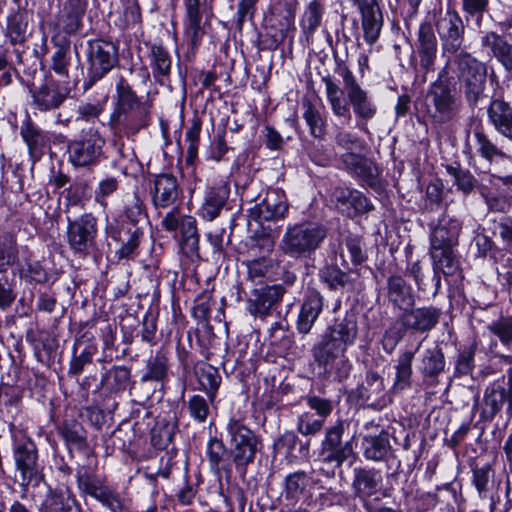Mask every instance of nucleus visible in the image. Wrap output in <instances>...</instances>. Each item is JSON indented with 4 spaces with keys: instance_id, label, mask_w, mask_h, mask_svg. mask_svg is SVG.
Wrapping results in <instances>:
<instances>
[{
    "instance_id": "nucleus-52",
    "label": "nucleus",
    "mask_w": 512,
    "mask_h": 512,
    "mask_svg": "<svg viewBox=\"0 0 512 512\" xmlns=\"http://www.w3.org/2000/svg\"><path fill=\"white\" fill-rule=\"evenodd\" d=\"M198 380L202 388L207 392L210 401H213L221 383V376L218 370L207 365L198 372Z\"/></svg>"
},
{
    "instance_id": "nucleus-59",
    "label": "nucleus",
    "mask_w": 512,
    "mask_h": 512,
    "mask_svg": "<svg viewBox=\"0 0 512 512\" xmlns=\"http://www.w3.org/2000/svg\"><path fill=\"white\" fill-rule=\"evenodd\" d=\"M131 373L125 366L113 367L107 373V379L111 380L110 387L113 391H123L130 384Z\"/></svg>"
},
{
    "instance_id": "nucleus-15",
    "label": "nucleus",
    "mask_w": 512,
    "mask_h": 512,
    "mask_svg": "<svg viewBox=\"0 0 512 512\" xmlns=\"http://www.w3.org/2000/svg\"><path fill=\"white\" fill-rule=\"evenodd\" d=\"M444 53L456 54L464 42L465 27L456 12L447 11L436 23Z\"/></svg>"
},
{
    "instance_id": "nucleus-23",
    "label": "nucleus",
    "mask_w": 512,
    "mask_h": 512,
    "mask_svg": "<svg viewBox=\"0 0 512 512\" xmlns=\"http://www.w3.org/2000/svg\"><path fill=\"white\" fill-rule=\"evenodd\" d=\"M67 95V89L61 88L59 84L51 78H47L42 86L32 91L34 106L43 112L57 109L64 102Z\"/></svg>"
},
{
    "instance_id": "nucleus-31",
    "label": "nucleus",
    "mask_w": 512,
    "mask_h": 512,
    "mask_svg": "<svg viewBox=\"0 0 512 512\" xmlns=\"http://www.w3.org/2000/svg\"><path fill=\"white\" fill-rule=\"evenodd\" d=\"M326 333L348 347L353 345L358 335L356 314L353 311H347L342 317H337Z\"/></svg>"
},
{
    "instance_id": "nucleus-4",
    "label": "nucleus",
    "mask_w": 512,
    "mask_h": 512,
    "mask_svg": "<svg viewBox=\"0 0 512 512\" xmlns=\"http://www.w3.org/2000/svg\"><path fill=\"white\" fill-rule=\"evenodd\" d=\"M450 65L464 89L467 100L475 104L485 88V64L467 52H460L451 60Z\"/></svg>"
},
{
    "instance_id": "nucleus-18",
    "label": "nucleus",
    "mask_w": 512,
    "mask_h": 512,
    "mask_svg": "<svg viewBox=\"0 0 512 512\" xmlns=\"http://www.w3.org/2000/svg\"><path fill=\"white\" fill-rule=\"evenodd\" d=\"M14 459L17 469L21 473L22 485H29L40 475L38 452L34 442L26 440L17 444L14 450Z\"/></svg>"
},
{
    "instance_id": "nucleus-56",
    "label": "nucleus",
    "mask_w": 512,
    "mask_h": 512,
    "mask_svg": "<svg viewBox=\"0 0 512 512\" xmlns=\"http://www.w3.org/2000/svg\"><path fill=\"white\" fill-rule=\"evenodd\" d=\"M325 420L311 412L302 413L297 419V431L303 436L319 434L324 427Z\"/></svg>"
},
{
    "instance_id": "nucleus-62",
    "label": "nucleus",
    "mask_w": 512,
    "mask_h": 512,
    "mask_svg": "<svg viewBox=\"0 0 512 512\" xmlns=\"http://www.w3.org/2000/svg\"><path fill=\"white\" fill-rule=\"evenodd\" d=\"M47 504L55 512H82L75 499L65 497L64 495H51L47 499Z\"/></svg>"
},
{
    "instance_id": "nucleus-63",
    "label": "nucleus",
    "mask_w": 512,
    "mask_h": 512,
    "mask_svg": "<svg viewBox=\"0 0 512 512\" xmlns=\"http://www.w3.org/2000/svg\"><path fill=\"white\" fill-rule=\"evenodd\" d=\"M489 0H462V8L467 20H474L480 25L483 14L487 11Z\"/></svg>"
},
{
    "instance_id": "nucleus-34",
    "label": "nucleus",
    "mask_w": 512,
    "mask_h": 512,
    "mask_svg": "<svg viewBox=\"0 0 512 512\" xmlns=\"http://www.w3.org/2000/svg\"><path fill=\"white\" fill-rule=\"evenodd\" d=\"M387 296L389 301L400 309L414 304L411 286L399 275H392L388 278Z\"/></svg>"
},
{
    "instance_id": "nucleus-19",
    "label": "nucleus",
    "mask_w": 512,
    "mask_h": 512,
    "mask_svg": "<svg viewBox=\"0 0 512 512\" xmlns=\"http://www.w3.org/2000/svg\"><path fill=\"white\" fill-rule=\"evenodd\" d=\"M152 203L156 209L173 207L180 199L181 189L177 178L172 174H160L154 179Z\"/></svg>"
},
{
    "instance_id": "nucleus-2",
    "label": "nucleus",
    "mask_w": 512,
    "mask_h": 512,
    "mask_svg": "<svg viewBox=\"0 0 512 512\" xmlns=\"http://www.w3.org/2000/svg\"><path fill=\"white\" fill-rule=\"evenodd\" d=\"M326 238V229L317 223L289 225L279 243L281 252L293 259L309 258Z\"/></svg>"
},
{
    "instance_id": "nucleus-58",
    "label": "nucleus",
    "mask_w": 512,
    "mask_h": 512,
    "mask_svg": "<svg viewBox=\"0 0 512 512\" xmlns=\"http://www.w3.org/2000/svg\"><path fill=\"white\" fill-rule=\"evenodd\" d=\"M320 276L331 290L345 288L350 283L349 276L336 266L325 267Z\"/></svg>"
},
{
    "instance_id": "nucleus-30",
    "label": "nucleus",
    "mask_w": 512,
    "mask_h": 512,
    "mask_svg": "<svg viewBox=\"0 0 512 512\" xmlns=\"http://www.w3.org/2000/svg\"><path fill=\"white\" fill-rule=\"evenodd\" d=\"M429 254L433 263V280L435 282V293H437L441 286L440 274L453 275L458 265L453 248L429 249Z\"/></svg>"
},
{
    "instance_id": "nucleus-17",
    "label": "nucleus",
    "mask_w": 512,
    "mask_h": 512,
    "mask_svg": "<svg viewBox=\"0 0 512 512\" xmlns=\"http://www.w3.org/2000/svg\"><path fill=\"white\" fill-rule=\"evenodd\" d=\"M382 484V476L379 471L372 468L356 467L353 469L352 491L356 498L368 508V500L375 495Z\"/></svg>"
},
{
    "instance_id": "nucleus-47",
    "label": "nucleus",
    "mask_w": 512,
    "mask_h": 512,
    "mask_svg": "<svg viewBox=\"0 0 512 512\" xmlns=\"http://www.w3.org/2000/svg\"><path fill=\"white\" fill-rule=\"evenodd\" d=\"M78 488L93 498L104 488L103 481L88 467H80L76 473Z\"/></svg>"
},
{
    "instance_id": "nucleus-16",
    "label": "nucleus",
    "mask_w": 512,
    "mask_h": 512,
    "mask_svg": "<svg viewBox=\"0 0 512 512\" xmlns=\"http://www.w3.org/2000/svg\"><path fill=\"white\" fill-rule=\"evenodd\" d=\"M441 314V310L437 307L423 306L405 310L400 321L406 330L425 333L436 327Z\"/></svg>"
},
{
    "instance_id": "nucleus-29",
    "label": "nucleus",
    "mask_w": 512,
    "mask_h": 512,
    "mask_svg": "<svg viewBox=\"0 0 512 512\" xmlns=\"http://www.w3.org/2000/svg\"><path fill=\"white\" fill-rule=\"evenodd\" d=\"M420 65L426 71L432 69L437 56V39L430 23L424 22L418 30Z\"/></svg>"
},
{
    "instance_id": "nucleus-50",
    "label": "nucleus",
    "mask_w": 512,
    "mask_h": 512,
    "mask_svg": "<svg viewBox=\"0 0 512 512\" xmlns=\"http://www.w3.org/2000/svg\"><path fill=\"white\" fill-rule=\"evenodd\" d=\"M207 454L210 466L216 472L229 468L228 452L221 440L211 439L208 443Z\"/></svg>"
},
{
    "instance_id": "nucleus-12",
    "label": "nucleus",
    "mask_w": 512,
    "mask_h": 512,
    "mask_svg": "<svg viewBox=\"0 0 512 512\" xmlns=\"http://www.w3.org/2000/svg\"><path fill=\"white\" fill-rule=\"evenodd\" d=\"M88 84L101 80L118 62L117 47L109 41L93 40L88 50Z\"/></svg>"
},
{
    "instance_id": "nucleus-25",
    "label": "nucleus",
    "mask_w": 512,
    "mask_h": 512,
    "mask_svg": "<svg viewBox=\"0 0 512 512\" xmlns=\"http://www.w3.org/2000/svg\"><path fill=\"white\" fill-rule=\"evenodd\" d=\"M472 478L471 482L480 499H490L492 507H494V493L497 490L499 483L496 482V475L493 466L489 463L481 466L474 465L471 468Z\"/></svg>"
},
{
    "instance_id": "nucleus-1",
    "label": "nucleus",
    "mask_w": 512,
    "mask_h": 512,
    "mask_svg": "<svg viewBox=\"0 0 512 512\" xmlns=\"http://www.w3.org/2000/svg\"><path fill=\"white\" fill-rule=\"evenodd\" d=\"M124 215L129 223L114 220L108 222L105 228L108 237L122 244L117 251L121 259L129 258L134 254L144 234L140 224L146 222L147 215L143 201L137 195L127 200Z\"/></svg>"
},
{
    "instance_id": "nucleus-57",
    "label": "nucleus",
    "mask_w": 512,
    "mask_h": 512,
    "mask_svg": "<svg viewBox=\"0 0 512 512\" xmlns=\"http://www.w3.org/2000/svg\"><path fill=\"white\" fill-rule=\"evenodd\" d=\"M303 106V118L310 128L311 134L316 138H321L324 135L325 122L319 110L310 101L304 102Z\"/></svg>"
},
{
    "instance_id": "nucleus-3",
    "label": "nucleus",
    "mask_w": 512,
    "mask_h": 512,
    "mask_svg": "<svg viewBox=\"0 0 512 512\" xmlns=\"http://www.w3.org/2000/svg\"><path fill=\"white\" fill-rule=\"evenodd\" d=\"M105 138L95 127L83 130L80 137L67 143L69 163L75 168L91 170L105 159Z\"/></svg>"
},
{
    "instance_id": "nucleus-37",
    "label": "nucleus",
    "mask_w": 512,
    "mask_h": 512,
    "mask_svg": "<svg viewBox=\"0 0 512 512\" xmlns=\"http://www.w3.org/2000/svg\"><path fill=\"white\" fill-rule=\"evenodd\" d=\"M384 395L385 385L383 378L374 371H368L364 382L357 388L358 398L374 404L380 402Z\"/></svg>"
},
{
    "instance_id": "nucleus-26",
    "label": "nucleus",
    "mask_w": 512,
    "mask_h": 512,
    "mask_svg": "<svg viewBox=\"0 0 512 512\" xmlns=\"http://www.w3.org/2000/svg\"><path fill=\"white\" fill-rule=\"evenodd\" d=\"M362 15L364 38L368 44L376 42L382 28V14L376 0H357Z\"/></svg>"
},
{
    "instance_id": "nucleus-32",
    "label": "nucleus",
    "mask_w": 512,
    "mask_h": 512,
    "mask_svg": "<svg viewBox=\"0 0 512 512\" xmlns=\"http://www.w3.org/2000/svg\"><path fill=\"white\" fill-rule=\"evenodd\" d=\"M488 118L495 130L512 140V107L503 100H493L488 107Z\"/></svg>"
},
{
    "instance_id": "nucleus-53",
    "label": "nucleus",
    "mask_w": 512,
    "mask_h": 512,
    "mask_svg": "<svg viewBox=\"0 0 512 512\" xmlns=\"http://www.w3.org/2000/svg\"><path fill=\"white\" fill-rule=\"evenodd\" d=\"M18 256L16 240L11 235L0 236V273L12 266Z\"/></svg>"
},
{
    "instance_id": "nucleus-33",
    "label": "nucleus",
    "mask_w": 512,
    "mask_h": 512,
    "mask_svg": "<svg viewBox=\"0 0 512 512\" xmlns=\"http://www.w3.org/2000/svg\"><path fill=\"white\" fill-rule=\"evenodd\" d=\"M363 456L367 460L382 461L391 451L388 432L381 430L378 435H367L362 439Z\"/></svg>"
},
{
    "instance_id": "nucleus-40",
    "label": "nucleus",
    "mask_w": 512,
    "mask_h": 512,
    "mask_svg": "<svg viewBox=\"0 0 512 512\" xmlns=\"http://www.w3.org/2000/svg\"><path fill=\"white\" fill-rule=\"evenodd\" d=\"M324 11V5L320 0H313L306 7L300 21V26L308 42L312 39L315 31L321 25Z\"/></svg>"
},
{
    "instance_id": "nucleus-43",
    "label": "nucleus",
    "mask_w": 512,
    "mask_h": 512,
    "mask_svg": "<svg viewBox=\"0 0 512 512\" xmlns=\"http://www.w3.org/2000/svg\"><path fill=\"white\" fill-rule=\"evenodd\" d=\"M28 26V14L24 10L17 9L7 19L6 36L12 44H20L26 40Z\"/></svg>"
},
{
    "instance_id": "nucleus-5",
    "label": "nucleus",
    "mask_w": 512,
    "mask_h": 512,
    "mask_svg": "<svg viewBox=\"0 0 512 512\" xmlns=\"http://www.w3.org/2000/svg\"><path fill=\"white\" fill-rule=\"evenodd\" d=\"M348 346L325 332L320 342L313 347L316 363L328 374H334L337 381L348 378L351 364L346 356Z\"/></svg>"
},
{
    "instance_id": "nucleus-24",
    "label": "nucleus",
    "mask_w": 512,
    "mask_h": 512,
    "mask_svg": "<svg viewBox=\"0 0 512 512\" xmlns=\"http://www.w3.org/2000/svg\"><path fill=\"white\" fill-rule=\"evenodd\" d=\"M284 288L281 285L265 286L253 291L249 300V312L255 317L267 316L271 308L281 300Z\"/></svg>"
},
{
    "instance_id": "nucleus-14",
    "label": "nucleus",
    "mask_w": 512,
    "mask_h": 512,
    "mask_svg": "<svg viewBox=\"0 0 512 512\" xmlns=\"http://www.w3.org/2000/svg\"><path fill=\"white\" fill-rule=\"evenodd\" d=\"M288 213L286 195L281 189H268L260 202L250 209V217L263 224L285 218Z\"/></svg>"
},
{
    "instance_id": "nucleus-42",
    "label": "nucleus",
    "mask_w": 512,
    "mask_h": 512,
    "mask_svg": "<svg viewBox=\"0 0 512 512\" xmlns=\"http://www.w3.org/2000/svg\"><path fill=\"white\" fill-rule=\"evenodd\" d=\"M445 357L438 346L425 350L422 359L420 371L428 378H436L445 370Z\"/></svg>"
},
{
    "instance_id": "nucleus-55",
    "label": "nucleus",
    "mask_w": 512,
    "mask_h": 512,
    "mask_svg": "<svg viewBox=\"0 0 512 512\" xmlns=\"http://www.w3.org/2000/svg\"><path fill=\"white\" fill-rule=\"evenodd\" d=\"M204 1L205 0H185L186 15L189 28L192 31L191 39L193 43L198 41L201 34L202 13L200 6Z\"/></svg>"
},
{
    "instance_id": "nucleus-27",
    "label": "nucleus",
    "mask_w": 512,
    "mask_h": 512,
    "mask_svg": "<svg viewBox=\"0 0 512 512\" xmlns=\"http://www.w3.org/2000/svg\"><path fill=\"white\" fill-rule=\"evenodd\" d=\"M343 167L350 173L356 175L361 180L372 185L378 175L377 167L371 160L360 153L353 151L345 152L340 157Z\"/></svg>"
},
{
    "instance_id": "nucleus-38",
    "label": "nucleus",
    "mask_w": 512,
    "mask_h": 512,
    "mask_svg": "<svg viewBox=\"0 0 512 512\" xmlns=\"http://www.w3.org/2000/svg\"><path fill=\"white\" fill-rule=\"evenodd\" d=\"M507 402L506 389L500 385H491L486 388L483 398L482 418L492 420Z\"/></svg>"
},
{
    "instance_id": "nucleus-8",
    "label": "nucleus",
    "mask_w": 512,
    "mask_h": 512,
    "mask_svg": "<svg viewBox=\"0 0 512 512\" xmlns=\"http://www.w3.org/2000/svg\"><path fill=\"white\" fill-rule=\"evenodd\" d=\"M88 6L87 0H64L54 20L48 23L52 30V42L59 37L75 35L83 28V18Z\"/></svg>"
},
{
    "instance_id": "nucleus-6",
    "label": "nucleus",
    "mask_w": 512,
    "mask_h": 512,
    "mask_svg": "<svg viewBox=\"0 0 512 512\" xmlns=\"http://www.w3.org/2000/svg\"><path fill=\"white\" fill-rule=\"evenodd\" d=\"M428 115L434 123L444 124L456 118L460 109V101L450 84L442 79L435 81L428 92Z\"/></svg>"
},
{
    "instance_id": "nucleus-11",
    "label": "nucleus",
    "mask_w": 512,
    "mask_h": 512,
    "mask_svg": "<svg viewBox=\"0 0 512 512\" xmlns=\"http://www.w3.org/2000/svg\"><path fill=\"white\" fill-rule=\"evenodd\" d=\"M67 242L74 253L86 255L95 246L97 219L84 213L76 219L67 217Z\"/></svg>"
},
{
    "instance_id": "nucleus-20",
    "label": "nucleus",
    "mask_w": 512,
    "mask_h": 512,
    "mask_svg": "<svg viewBox=\"0 0 512 512\" xmlns=\"http://www.w3.org/2000/svg\"><path fill=\"white\" fill-rule=\"evenodd\" d=\"M338 210L349 217L372 210L370 201L359 191L346 187H337L331 195Z\"/></svg>"
},
{
    "instance_id": "nucleus-21",
    "label": "nucleus",
    "mask_w": 512,
    "mask_h": 512,
    "mask_svg": "<svg viewBox=\"0 0 512 512\" xmlns=\"http://www.w3.org/2000/svg\"><path fill=\"white\" fill-rule=\"evenodd\" d=\"M323 296L314 288H308L300 306L296 328L301 334H308L323 310Z\"/></svg>"
},
{
    "instance_id": "nucleus-10",
    "label": "nucleus",
    "mask_w": 512,
    "mask_h": 512,
    "mask_svg": "<svg viewBox=\"0 0 512 512\" xmlns=\"http://www.w3.org/2000/svg\"><path fill=\"white\" fill-rule=\"evenodd\" d=\"M233 461L238 467H246L254 461L258 441L255 434L241 421L231 419L227 424Z\"/></svg>"
},
{
    "instance_id": "nucleus-51",
    "label": "nucleus",
    "mask_w": 512,
    "mask_h": 512,
    "mask_svg": "<svg viewBox=\"0 0 512 512\" xmlns=\"http://www.w3.org/2000/svg\"><path fill=\"white\" fill-rule=\"evenodd\" d=\"M53 43L57 49L52 55L51 69L57 75L68 78L70 66V45L67 41L65 43H59L58 39Z\"/></svg>"
},
{
    "instance_id": "nucleus-48",
    "label": "nucleus",
    "mask_w": 512,
    "mask_h": 512,
    "mask_svg": "<svg viewBox=\"0 0 512 512\" xmlns=\"http://www.w3.org/2000/svg\"><path fill=\"white\" fill-rule=\"evenodd\" d=\"M474 136L476 139L477 151L489 162H492L496 158H510V155L502 146L499 147L493 143L482 131H475Z\"/></svg>"
},
{
    "instance_id": "nucleus-45",
    "label": "nucleus",
    "mask_w": 512,
    "mask_h": 512,
    "mask_svg": "<svg viewBox=\"0 0 512 512\" xmlns=\"http://www.w3.org/2000/svg\"><path fill=\"white\" fill-rule=\"evenodd\" d=\"M59 433L70 449L83 451L87 448L86 431L80 423L65 421Z\"/></svg>"
},
{
    "instance_id": "nucleus-39",
    "label": "nucleus",
    "mask_w": 512,
    "mask_h": 512,
    "mask_svg": "<svg viewBox=\"0 0 512 512\" xmlns=\"http://www.w3.org/2000/svg\"><path fill=\"white\" fill-rule=\"evenodd\" d=\"M311 482V477L304 471H296L285 477L283 495L291 503L298 502Z\"/></svg>"
},
{
    "instance_id": "nucleus-28",
    "label": "nucleus",
    "mask_w": 512,
    "mask_h": 512,
    "mask_svg": "<svg viewBox=\"0 0 512 512\" xmlns=\"http://www.w3.org/2000/svg\"><path fill=\"white\" fill-rule=\"evenodd\" d=\"M230 194L228 185L221 184L209 188L199 209V216L206 221L217 218L225 206Z\"/></svg>"
},
{
    "instance_id": "nucleus-60",
    "label": "nucleus",
    "mask_w": 512,
    "mask_h": 512,
    "mask_svg": "<svg viewBox=\"0 0 512 512\" xmlns=\"http://www.w3.org/2000/svg\"><path fill=\"white\" fill-rule=\"evenodd\" d=\"M488 330L497 336L501 343L510 346L512 343V318H501L488 325Z\"/></svg>"
},
{
    "instance_id": "nucleus-64",
    "label": "nucleus",
    "mask_w": 512,
    "mask_h": 512,
    "mask_svg": "<svg viewBox=\"0 0 512 512\" xmlns=\"http://www.w3.org/2000/svg\"><path fill=\"white\" fill-rule=\"evenodd\" d=\"M272 269V261L265 257L251 260L247 263L248 276L252 281L265 278Z\"/></svg>"
},
{
    "instance_id": "nucleus-54",
    "label": "nucleus",
    "mask_w": 512,
    "mask_h": 512,
    "mask_svg": "<svg viewBox=\"0 0 512 512\" xmlns=\"http://www.w3.org/2000/svg\"><path fill=\"white\" fill-rule=\"evenodd\" d=\"M446 171L454 178L455 185L463 194L468 195L474 190L477 180L469 170L463 169L459 165H449L446 167Z\"/></svg>"
},
{
    "instance_id": "nucleus-22",
    "label": "nucleus",
    "mask_w": 512,
    "mask_h": 512,
    "mask_svg": "<svg viewBox=\"0 0 512 512\" xmlns=\"http://www.w3.org/2000/svg\"><path fill=\"white\" fill-rule=\"evenodd\" d=\"M462 230V222L455 217L443 216L430 234V249L454 248Z\"/></svg>"
},
{
    "instance_id": "nucleus-49",
    "label": "nucleus",
    "mask_w": 512,
    "mask_h": 512,
    "mask_svg": "<svg viewBox=\"0 0 512 512\" xmlns=\"http://www.w3.org/2000/svg\"><path fill=\"white\" fill-rule=\"evenodd\" d=\"M151 68L156 79L160 76H168L171 70V57L168 51L161 45H152L150 49Z\"/></svg>"
},
{
    "instance_id": "nucleus-36",
    "label": "nucleus",
    "mask_w": 512,
    "mask_h": 512,
    "mask_svg": "<svg viewBox=\"0 0 512 512\" xmlns=\"http://www.w3.org/2000/svg\"><path fill=\"white\" fill-rule=\"evenodd\" d=\"M482 45L490 48L493 55L505 67V69L512 73V45L509 44L503 37L494 32L487 33L482 38Z\"/></svg>"
},
{
    "instance_id": "nucleus-44",
    "label": "nucleus",
    "mask_w": 512,
    "mask_h": 512,
    "mask_svg": "<svg viewBox=\"0 0 512 512\" xmlns=\"http://www.w3.org/2000/svg\"><path fill=\"white\" fill-rule=\"evenodd\" d=\"M415 352L404 351L400 354L395 366V380L392 386L394 391H402L411 385L412 362Z\"/></svg>"
},
{
    "instance_id": "nucleus-46",
    "label": "nucleus",
    "mask_w": 512,
    "mask_h": 512,
    "mask_svg": "<svg viewBox=\"0 0 512 512\" xmlns=\"http://www.w3.org/2000/svg\"><path fill=\"white\" fill-rule=\"evenodd\" d=\"M168 358L164 351L159 350L154 356H151L147 362V372L142 377V381L163 382L167 378Z\"/></svg>"
},
{
    "instance_id": "nucleus-41",
    "label": "nucleus",
    "mask_w": 512,
    "mask_h": 512,
    "mask_svg": "<svg viewBox=\"0 0 512 512\" xmlns=\"http://www.w3.org/2000/svg\"><path fill=\"white\" fill-rule=\"evenodd\" d=\"M20 134L28 146L31 156L38 157L43 153L48 143V137L41 129L37 128L31 121H27L21 127Z\"/></svg>"
},
{
    "instance_id": "nucleus-35",
    "label": "nucleus",
    "mask_w": 512,
    "mask_h": 512,
    "mask_svg": "<svg viewBox=\"0 0 512 512\" xmlns=\"http://www.w3.org/2000/svg\"><path fill=\"white\" fill-rule=\"evenodd\" d=\"M322 81L325 84L326 96L333 113L338 117H342L347 121H350V108L348 102L344 98V93H346L345 89L340 88V86L336 84L329 75L324 76Z\"/></svg>"
},
{
    "instance_id": "nucleus-7",
    "label": "nucleus",
    "mask_w": 512,
    "mask_h": 512,
    "mask_svg": "<svg viewBox=\"0 0 512 512\" xmlns=\"http://www.w3.org/2000/svg\"><path fill=\"white\" fill-rule=\"evenodd\" d=\"M345 428L346 422L339 419L334 425L326 429L319 454L323 463H333L335 467L339 468L345 461L355 457L356 453L352 441H343Z\"/></svg>"
},
{
    "instance_id": "nucleus-61",
    "label": "nucleus",
    "mask_w": 512,
    "mask_h": 512,
    "mask_svg": "<svg viewBox=\"0 0 512 512\" xmlns=\"http://www.w3.org/2000/svg\"><path fill=\"white\" fill-rule=\"evenodd\" d=\"M190 416L198 422H204L210 412L208 401L201 395H193L188 400Z\"/></svg>"
},
{
    "instance_id": "nucleus-13",
    "label": "nucleus",
    "mask_w": 512,
    "mask_h": 512,
    "mask_svg": "<svg viewBox=\"0 0 512 512\" xmlns=\"http://www.w3.org/2000/svg\"><path fill=\"white\" fill-rule=\"evenodd\" d=\"M119 110L125 114V121L134 132L148 125V111L140 102L128 82L121 77L116 85Z\"/></svg>"
},
{
    "instance_id": "nucleus-9",
    "label": "nucleus",
    "mask_w": 512,
    "mask_h": 512,
    "mask_svg": "<svg viewBox=\"0 0 512 512\" xmlns=\"http://www.w3.org/2000/svg\"><path fill=\"white\" fill-rule=\"evenodd\" d=\"M337 74L343 79L348 105L352 106L355 115L364 121L373 119L377 114V106L369 92L360 86L356 77L347 66H339Z\"/></svg>"
}]
</instances>
